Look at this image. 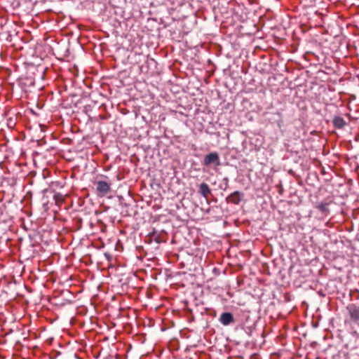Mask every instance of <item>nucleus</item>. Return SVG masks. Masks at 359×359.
<instances>
[{
    "label": "nucleus",
    "instance_id": "f03ea898",
    "mask_svg": "<svg viewBox=\"0 0 359 359\" xmlns=\"http://www.w3.org/2000/svg\"><path fill=\"white\" fill-rule=\"evenodd\" d=\"M203 164L205 166H210L212 164H215L216 166L220 165L219 154L217 152L207 154L204 158Z\"/></svg>",
    "mask_w": 359,
    "mask_h": 359
},
{
    "label": "nucleus",
    "instance_id": "7ed1b4c3",
    "mask_svg": "<svg viewBox=\"0 0 359 359\" xmlns=\"http://www.w3.org/2000/svg\"><path fill=\"white\" fill-rule=\"evenodd\" d=\"M346 309L351 317V320L356 322L359 320V306L351 304L347 306Z\"/></svg>",
    "mask_w": 359,
    "mask_h": 359
},
{
    "label": "nucleus",
    "instance_id": "39448f33",
    "mask_svg": "<svg viewBox=\"0 0 359 359\" xmlns=\"http://www.w3.org/2000/svg\"><path fill=\"white\" fill-rule=\"evenodd\" d=\"M219 321L224 325H229L234 322V318L231 313L225 312L220 316Z\"/></svg>",
    "mask_w": 359,
    "mask_h": 359
},
{
    "label": "nucleus",
    "instance_id": "423d86ee",
    "mask_svg": "<svg viewBox=\"0 0 359 359\" xmlns=\"http://www.w3.org/2000/svg\"><path fill=\"white\" fill-rule=\"evenodd\" d=\"M332 123L336 128L342 129L346 125L345 120L340 116H334L332 120Z\"/></svg>",
    "mask_w": 359,
    "mask_h": 359
},
{
    "label": "nucleus",
    "instance_id": "1a4fd4ad",
    "mask_svg": "<svg viewBox=\"0 0 359 359\" xmlns=\"http://www.w3.org/2000/svg\"><path fill=\"white\" fill-rule=\"evenodd\" d=\"M53 198L57 204L62 203L65 201L64 196L60 193H57L54 195Z\"/></svg>",
    "mask_w": 359,
    "mask_h": 359
},
{
    "label": "nucleus",
    "instance_id": "f257e3e1",
    "mask_svg": "<svg viewBox=\"0 0 359 359\" xmlns=\"http://www.w3.org/2000/svg\"><path fill=\"white\" fill-rule=\"evenodd\" d=\"M96 186V194L100 197H103L111 192V184L103 180H97L95 182Z\"/></svg>",
    "mask_w": 359,
    "mask_h": 359
},
{
    "label": "nucleus",
    "instance_id": "0eeeda50",
    "mask_svg": "<svg viewBox=\"0 0 359 359\" xmlns=\"http://www.w3.org/2000/svg\"><path fill=\"white\" fill-rule=\"evenodd\" d=\"M199 192L203 197L208 198L211 194V190L206 183H202L199 186Z\"/></svg>",
    "mask_w": 359,
    "mask_h": 359
},
{
    "label": "nucleus",
    "instance_id": "6e6552de",
    "mask_svg": "<svg viewBox=\"0 0 359 359\" xmlns=\"http://www.w3.org/2000/svg\"><path fill=\"white\" fill-rule=\"evenodd\" d=\"M330 203L328 202H321L316 205V208L320 210L322 213L327 215L329 213L328 206Z\"/></svg>",
    "mask_w": 359,
    "mask_h": 359
},
{
    "label": "nucleus",
    "instance_id": "20e7f679",
    "mask_svg": "<svg viewBox=\"0 0 359 359\" xmlns=\"http://www.w3.org/2000/svg\"><path fill=\"white\" fill-rule=\"evenodd\" d=\"M243 196V194L236 191L231 194H230L226 198L227 203H231L236 205H238L241 201L242 197Z\"/></svg>",
    "mask_w": 359,
    "mask_h": 359
}]
</instances>
